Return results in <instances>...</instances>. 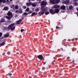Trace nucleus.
Here are the masks:
<instances>
[{
  "label": "nucleus",
  "mask_w": 78,
  "mask_h": 78,
  "mask_svg": "<svg viewBox=\"0 0 78 78\" xmlns=\"http://www.w3.org/2000/svg\"><path fill=\"white\" fill-rule=\"evenodd\" d=\"M54 8L55 9H56V8H60V5H55L53 6Z\"/></svg>",
  "instance_id": "nucleus-7"
},
{
  "label": "nucleus",
  "mask_w": 78,
  "mask_h": 78,
  "mask_svg": "<svg viewBox=\"0 0 78 78\" xmlns=\"http://www.w3.org/2000/svg\"><path fill=\"white\" fill-rule=\"evenodd\" d=\"M2 2H3V0H0V3H2Z\"/></svg>",
  "instance_id": "nucleus-32"
},
{
  "label": "nucleus",
  "mask_w": 78,
  "mask_h": 78,
  "mask_svg": "<svg viewBox=\"0 0 78 78\" xmlns=\"http://www.w3.org/2000/svg\"><path fill=\"white\" fill-rule=\"evenodd\" d=\"M24 30L23 29H22L21 30H20V31L21 32H23V31H24Z\"/></svg>",
  "instance_id": "nucleus-25"
},
{
  "label": "nucleus",
  "mask_w": 78,
  "mask_h": 78,
  "mask_svg": "<svg viewBox=\"0 0 78 78\" xmlns=\"http://www.w3.org/2000/svg\"><path fill=\"white\" fill-rule=\"evenodd\" d=\"M75 5H78V3H77L76 2L75 3Z\"/></svg>",
  "instance_id": "nucleus-30"
},
{
  "label": "nucleus",
  "mask_w": 78,
  "mask_h": 78,
  "mask_svg": "<svg viewBox=\"0 0 78 78\" xmlns=\"http://www.w3.org/2000/svg\"><path fill=\"white\" fill-rule=\"evenodd\" d=\"M41 5V11L39 12V13L40 16L44 14L45 13V12H47L48 11L47 9L45 8V6L47 5V2L46 1H42Z\"/></svg>",
  "instance_id": "nucleus-1"
},
{
  "label": "nucleus",
  "mask_w": 78,
  "mask_h": 78,
  "mask_svg": "<svg viewBox=\"0 0 78 78\" xmlns=\"http://www.w3.org/2000/svg\"><path fill=\"white\" fill-rule=\"evenodd\" d=\"M56 28L57 29H59V27H58V26H56Z\"/></svg>",
  "instance_id": "nucleus-31"
},
{
  "label": "nucleus",
  "mask_w": 78,
  "mask_h": 78,
  "mask_svg": "<svg viewBox=\"0 0 78 78\" xmlns=\"http://www.w3.org/2000/svg\"><path fill=\"white\" fill-rule=\"evenodd\" d=\"M6 2H9V1L8 0H7Z\"/></svg>",
  "instance_id": "nucleus-37"
},
{
  "label": "nucleus",
  "mask_w": 78,
  "mask_h": 78,
  "mask_svg": "<svg viewBox=\"0 0 78 78\" xmlns=\"http://www.w3.org/2000/svg\"><path fill=\"white\" fill-rule=\"evenodd\" d=\"M27 6H29L31 5V3L30 2L29 3H27L26 4Z\"/></svg>",
  "instance_id": "nucleus-14"
},
{
  "label": "nucleus",
  "mask_w": 78,
  "mask_h": 78,
  "mask_svg": "<svg viewBox=\"0 0 78 78\" xmlns=\"http://www.w3.org/2000/svg\"><path fill=\"white\" fill-rule=\"evenodd\" d=\"M39 11V8H37L35 10V11H36L37 12H38Z\"/></svg>",
  "instance_id": "nucleus-20"
},
{
  "label": "nucleus",
  "mask_w": 78,
  "mask_h": 78,
  "mask_svg": "<svg viewBox=\"0 0 78 78\" xmlns=\"http://www.w3.org/2000/svg\"><path fill=\"white\" fill-rule=\"evenodd\" d=\"M37 13H36L35 12H33L32 14V16H35V15H37Z\"/></svg>",
  "instance_id": "nucleus-15"
},
{
  "label": "nucleus",
  "mask_w": 78,
  "mask_h": 78,
  "mask_svg": "<svg viewBox=\"0 0 78 78\" xmlns=\"http://www.w3.org/2000/svg\"><path fill=\"white\" fill-rule=\"evenodd\" d=\"M19 12V11L18 10H16V12Z\"/></svg>",
  "instance_id": "nucleus-35"
},
{
  "label": "nucleus",
  "mask_w": 78,
  "mask_h": 78,
  "mask_svg": "<svg viewBox=\"0 0 78 78\" xmlns=\"http://www.w3.org/2000/svg\"><path fill=\"white\" fill-rule=\"evenodd\" d=\"M7 14L9 16H6V18L8 19V20H10L11 18L12 17V14L11 12L9 11L8 13Z\"/></svg>",
  "instance_id": "nucleus-3"
},
{
  "label": "nucleus",
  "mask_w": 78,
  "mask_h": 78,
  "mask_svg": "<svg viewBox=\"0 0 78 78\" xmlns=\"http://www.w3.org/2000/svg\"><path fill=\"white\" fill-rule=\"evenodd\" d=\"M65 40L66 41V39H65Z\"/></svg>",
  "instance_id": "nucleus-43"
},
{
  "label": "nucleus",
  "mask_w": 78,
  "mask_h": 78,
  "mask_svg": "<svg viewBox=\"0 0 78 78\" xmlns=\"http://www.w3.org/2000/svg\"><path fill=\"white\" fill-rule=\"evenodd\" d=\"M60 1V0H50V3L52 4H56L58 3Z\"/></svg>",
  "instance_id": "nucleus-4"
},
{
  "label": "nucleus",
  "mask_w": 78,
  "mask_h": 78,
  "mask_svg": "<svg viewBox=\"0 0 78 78\" xmlns=\"http://www.w3.org/2000/svg\"><path fill=\"white\" fill-rule=\"evenodd\" d=\"M15 6H14V5H12L11 6V8H14V7Z\"/></svg>",
  "instance_id": "nucleus-26"
},
{
  "label": "nucleus",
  "mask_w": 78,
  "mask_h": 78,
  "mask_svg": "<svg viewBox=\"0 0 78 78\" xmlns=\"http://www.w3.org/2000/svg\"><path fill=\"white\" fill-rule=\"evenodd\" d=\"M22 20H23V19H21L20 20H18L16 22V24H19V23H20L22 21Z\"/></svg>",
  "instance_id": "nucleus-9"
},
{
  "label": "nucleus",
  "mask_w": 78,
  "mask_h": 78,
  "mask_svg": "<svg viewBox=\"0 0 78 78\" xmlns=\"http://www.w3.org/2000/svg\"><path fill=\"white\" fill-rule=\"evenodd\" d=\"M2 2H3V3H5V2H6V0H2Z\"/></svg>",
  "instance_id": "nucleus-27"
},
{
  "label": "nucleus",
  "mask_w": 78,
  "mask_h": 78,
  "mask_svg": "<svg viewBox=\"0 0 78 78\" xmlns=\"http://www.w3.org/2000/svg\"><path fill=\"white\" fill-rule=\"evenodd\" d=\"M75 0V1H77V0Z\"/></svg>",
  "instance_id": "nucleus-42"
},
{
  "label": "nucleus",
  "mask_w": 78,
  "mask_h": 78,
  "mask_svg": "<svg viewBox=\"0 0 78 78\" xmlns=\"http://www.w3.org/2000/svg\"><path fill=\"white\" fill-rule=\"evenodd\" d=\"M48 14H49V12H46V13H45V15H48Z\"/></svg>",
  "instance_id": "nucleus-24"
},
{
  "label": "nucleus",
  "mask_w": 78,
  "mask_h": 78,
  "mask_svg": "<svg viewBox=\"0 0 78 78\" xmlns=\"http://www.w3.org/2000/svg\"><path fill=\"white\" fill-rule=\"evenodd\" d=\"M23 15H24V16H27V15H28V13L27 12H24L23 13Z\"/></svg>",
  "instance_id": "nucleus-21"
},
{
  "label": "nucleus",
  "mask_w": 78,
  "mask_h": 78,
  "mask_svg": "<svg viewBox=\"0 0 78 78\" xmlns=\"http://www.w3.org/2000/svg\"><path fill=\"white\" fill-rule=\"evenodd\" d=\"M37 57L38 58V59H40V60H42L43 59H44V57H43V56H42L41 55H38L37 56Z\"/></svg>",
  "instance_id": "nucleus-5"
},
{
  "label": "nucleus",
  "mask_w": 78,
  "mask_h": 78,
  "mask_svg": "<svg viewBox=\"0 0 78 78\" xmlns=\"http://www.w3.org/2000/svg\"><path fill=\"white\" fill-rule=\"evenodd\" d=\"M8 54L9 55H10V54H11V52H8Z\"/></svg>",
  "instance_id": "nucleus-34"
},
{
  "label": "nucleus",
  "mask_w": 78,
  "mask_h": 78,
  "mask_svg": "<svg viewBox=\"0 0 78 78\" xmlns=\"http://www.w3.org/2000/svg\"><path fill=\"white\" fill-rule=\"evenodd\" d=\"M24 22H22V23H21V24H23V23Z\"/></svg>",
  "instance_id": "nucleus-36"
},
{
  "label": "nucleus",
  "mask_w": 78,
  "mask_h": 78,
  "mask_svg": "<svg viewBox=\"0 0 78 78\" xmlns=\"http://www.w3.org/2000/svg\"><path fill=\"white\" fill-rule=\"evenodd\" d=\"M29 11V8H27V9L26 10V12H28Z\"/></svg>",
  "instance_id": "nucleus-22"
},
{
  "label": "nucleus",
  "mask_w": 78,
  "mask_h": 78,
  "mask_svg": "<svg viewBox=\"0 0 78 78\" xmlns=\"http://www.w3.org/2000/svg\"><path fill=\"white\" fill-rule=\"evenodd\" d=\"M69 8L70 9H72V8H73V7L72 6H69Z\"/></svg>",
  "instance_id": "nucleus-23"
},
{
  "label": "nucleus",
  "mask_w": 78,
  "mask_h": 78,
  "mask_svg": "<svg viewBox=\"0 0 78 78\" xmlns=\"http://www.w3.org/2000/svg\"><path fill=\"white\" fill-rule=\"evenodd\" d=\"M50 12L51 14H55V10H54L53 9H51L50 10Z\"/></svg>",
  "instance_id": "nucleus-6"
},
{
  "label": "nucleus",
  "mask_w": 78,
  "mask_h": 78,
  "mask_svg": "<svg viewBox=\"0 0 78 78\" xmlns=\"http://www.w3.org/2000/svg\"><path fill=\"white\" fill-rule=\"evenodd\" d=\"M54 11L55 13H58L59 12V11L58 9H55L54 10Z\"/></svg>",
  "instance_id": "nucleus-10"
},
{
  "label": "nucleus",
  "mask_w": 78,
  "mask_h": 78,
  "mask_svg": "<svg viewBox=\"0 0 78 78\" xmlns=\"http://www.w3.org/2000/svg\"><path fill=\"white\" fill-rule=\"evenodd\" d=\"M8 9H9V8L7 7H5L4 8V10H5V11L8 10Z\"/></svg>",
  "instance_id": "nucleus-13"
},
{
  "label": "nucleus",
  "mask_w": 78,
  "mask_h": 78,
  "mask_svg": "<svg viewBox=\"0 0 78 78\" xmlns=\"http://www.w3.org/2000/svg\"><path fill=\"white\" fill-rule=\"evenodd\" d=\"M22 11H21V12L20 13H22Z\"/></svg>",
  "instance_id": "nucleus-39"
},
{
  "label": "nucleus",
  "mask_w": 78,
  "mask_h": 78,
  "mask_svg": "<svg viewBox=\"0 0 78 78\" xmlns=\"http://www.w3.org/2000/svg\"><path fill=\"white\" fill-rule=\"evenodd\" d=\"M32 6L34 7H35V6H36V5L35 4L33 3L32 4Z\"/></svg>",
  "instance_id": "nucleus-19"
},
{
  "label": "nucleus",
  "mask_w": 78,
  "mask_h": 78,
  "mask_svg": "<svg viewBox=\"0 0 78 78\" xmlns=\"http://www.w3.org/2000/svg\"><path fill=\"white\" fill-rule=\"evenodd\" d=\"M12 74L11 73H9L8 74V76L9 77H11L12 76Z\"/></svg>",
  "instance_id": "nucleus-17"
},
{
  "label": "nucleus",
  "mask_w": 78,
  "mask_h": 78,
  "mask_svg": "<svg viewBox=\"0 0 78 78\" xmlns=\"http://www.w3.org/2000/svg\"><path fill=\"white\" fill-rule=\"evenodd\" d=\"M60 9H63V10H65L66 9V6L64 5H63L61 7Z\"/></svg>",
  "instance_id": "nucleus-8"
},
{
  "label": "nucleus",
  "mask_w": 78,
  "mask_h": 78,
  "mask_svg": "<svg viewBox=\"0 0 78 78\" xmlns=\"http://www.w3.org/2000/svg\"><path fill=\"white\" fill-rule=\"evenodd\" d=\"M29 1V0H31L32 1H34L35 0H28Z\"/></svg>",
  "instance_id": "nucleus-38"
},
{
  "label": "nucleus",
  "mask_w": 78,
  "mask_h": 78,
  "mask_svg": "<svg viewBox=\"0 0 78 78\" xmlns=\"http://www.w3.org/2000/svg\"><path fill=\"white\" fill-rule=\"evenodd\" d=\"M13 0H10V1H12Z\"/></svg>",
  "instance_id": "nucleus-41"
},
{
  "label": "nucleus",
  "mask_w": 78,
  "mask_h": 78,
  "mask_svg": "<svg viewBox=\"0 0 78 78\" xmlns=\"http://www.w3.org/2000/svg\"><path fill=\"white\" fill-rule=\"evenodd\" d=\"M15 24L14 23H12V24L10 25L8 27V29H11V30H14L16 27L14 26Z\"/></svg>",
  "instance_id": "nucleus-2"
},
{
  "label": "nucleus",
  "mask_w": 78,
  "mask_h": 78,
  "mask_svg": "<svg viewBox=\"0 0 78 78\" xmlns=\"http://www.w3.org/2000/svg\"><path fill=\"white\" fill-rule=\"evenodd\" d=\"M69 3V0H66V1L64 3L65 4H68Z\"/></svg>",
  "instance_id": "nucleus-11"
},
{
  "label": "nucleus",
  "mask_w": 78,
  "mask_h": 78,
  "mask_svg": "<svg viewBox=\"0 0 78 78\" xmlns=\"http://www.w3.org/2000/svg\"><path fill=\"white\" fill-rule=\"evenodd\" d=\"M3 34L2 33H0V37H1L2 36Z\"/></svg>",
  "instance_id": "nucleus-29"
},
{
  "label": "nucleus",
  "mask_w": 78,
  "mask_h": 78,
  "mask_svg": "<svg viewBox=\"0 0 78 78\" xmlns=\"http://www.w3.org/2000/svg\"><path fill=\"white\" fill-rule=\"evenodd\" d=\"M23 8H24V9H26V8H27V7L25 6H24V7H23Z\"/></svg>",
  "instance_id": "nucleus-33"
},
{
  "label": "nucleus",
  "mask_w": 78,
  "mask_h": 78,
  "mask_svg": "<svg viewBox=\"0 0 78 78\" xmlns=\"http://www.w3.org/2000/svg\"><path fill=\"white\" fill-rule=\"evenodd\" d=\"M5 42H4L1 44V46H3V45H5Z\"/></svg>",
  "instance_id": "nucleus-18"
},
{
  "label": "nucleus",
  "mask_w": 78,
  "mask_h": 78,
  "mask_svg": "<svg viewBox=\"0 0 78 78\" xmlns=\"http://www.w3.org/2000/svg\"><path fill=\"white\" fill-rule=\"evenodd\" d=\"M5 22V19H2L1 20H0V23Z\"/></svg>",
  "instance_id": "nucleus-12"
},
{
  "label": "nucleus",
  "mask_w": 78,
  "mask_h": 78,
  "mask_svg": "<svg viewBox=\"0 0 78 78\" xmlns=\"http://www.w3.org/2000/svg\"><path fill=\"white\" fill-rule=\"evenodd\" d=\"M15 8L16 9H18V8H19V7H18V6H15Z\"/></svg>",
  "instance_id": "nucleus-28"
},
{
  "label": "nucleus",
  "mask_w": 78,
  "mask_h": 78,
  "mask_svg": "<svg viewBox=\"0 0 78 78\" xmlns=\"http://www.w3.org/2000/svg\"><path fill=\"white\" fill-rule=\"evenodd\" d=\"M38 1H41V0H38Z\"/></svg>",
  "instance_id": "nucleus-40"
},
{
  "label": "nucleus",
  "mask_w": 78,
  "mask_h": 78,
  "mask_svg": "<svg viewBox=\"0 0 78 78\" xmlns=\"http://www.w3.org/2000/svg\"><path fill=\"white\" fill-rule=\"evenodd\" d=\"M4 37H9V34H5Z\"/></svg>",
  "instance_id": "nucleus-16"
}]
</instances>
